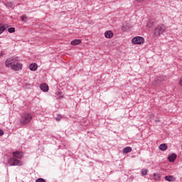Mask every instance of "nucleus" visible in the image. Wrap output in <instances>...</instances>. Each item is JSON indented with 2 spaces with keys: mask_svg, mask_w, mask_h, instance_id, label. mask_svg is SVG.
I'll list each match as a JSON object with an SVG mask.
<instances>
[{
  "mask_svg": "<svg viewBox=\"0 0 182 182\" xmlns=\"http://www.w3.org/2000/svg\"><path fill=\"white\" fill-rule=\"evenodd\" d=\"M9 166H22V162L19 159H16L15 157H10L7 160Z\"/></svg>",
  "mask_w": 182,
  "mask_h": 182,
  "instance_id": "7ed1b4c3",
  "label": "nucleus"
},
{
  "mask_svg": "<svg viewBox=\"0 0 182 182\" xmlns=\"http://www.w3.org/2000/svg\"><path fill=\"white\" fill-rule=\"evenodd\" d=\"M168 146H167V144H161L159 146V150H161V151H166V150H167V148Z\"/></svg>",
  "mask_w": 182,
  "mask_h": 182,
  "instance_id": "ddd939ff",
  "label": "nucleus"
},
{
  "mask_svg": "<svg viewBox=\"0 0 182 182\" xmlns=\"http://www.w3.org/2000/svg\"><path fill=\"white\" fill-rule=\"evenodd\" d=\"M166 31V26L164 24L157 25L154 30L155 36H160Z\"/></svg>",
  "mask_w": 182,
  "mask_h": 182,
  "instance_id": "f03ea898",
  "label": "nucleus"
},
{
  "mask_svg": "<svg viewBox=\"0 0 182 182\" xmlns=\"http://www.w3.org/2000/svg\"><path fill=\"white\" fill-rule=\"evenodd\" d=\"M155 122H156V123H157L158 122H160V120L156 119Z\"/></svg>",
  "mask_w": 182,
  "mask_h": 182,
  "instance_id": "bb28decb",
  "label": "nucleus"
},
{
  "mask_svg": "<svg viewBox=\"0 0 182 182\" xmlns=\"http://www.w3.org/2000/svg\"><path fill=\"white\" fill-rule=\"evenodd\" d=\"M13 156L15 159H22L23 157V152L16 151L13 152Z\"/></svg>",
  "mask_w": 182,
  "mask_h": 182,
  "instance_id": "0eeeda50",
  "label": "nucleus"
},
{
  "mask_svg": "<svg viewBox=\"0 0 182 182\" xmlns=\"http://www.w3.org/2000/svg\"><path fill=\"white\" fill-rule=\"evenodd\" d=\"M80 43H82V41L79 39H75L70 42V45L73 46H76V45H79Z\"/></svg>",
  "mask_w": 182,
  "mask_h": 182,
  "instance_id": "f8f14e48",
  "label": "nucleus"
},
{
  "mask_svg": "<svg viewBox=\"0 0 182 182\" xmlns=\"http://www.w3.org/2000/svg\"><path fill=\"white\" fill-rule=\"evenodd\" d=\"M14 62H15V59L14 58L7 59L5 62V65L6 68H12Z\"/></svg>",
  "mask_w": 182,
  "mask_h": 182,
  "instance_id": "423d86ee",
  "label": "nucleus"
},
{
  "mask_svg": "<svg viewBox=\"0 0 182 182\" xmlns=\"http://www.w3.org/2000/svg\"><path fill=\"white\" fill-rule=\"evenodd\" d=\"M8 32H9V33H14V32H15V28L14 27H11L8 29Z\"/></svg>",
  "mask_w": 182,
  "mask_h": 182,
  "instance_id": "412c9836",
  "label": "nucleus"
},
{
  "mask_svg": "<svg viewBox=\"0 0 182 182\" xmlns=\"http://www.w3.org/2000/svg\"><path fill=\"white\" fill-rule=\"evenodd\" d=\"M154 178L156 181H160V175L159 173H154Z\"/></svg>",
  "mask_w": 182,
  "mask_h": 182,
  "instance_id": "a211bd4d",
  "label": "nucleus"
},
{
  "mask_svg": "<svg viewBox=\"0 0 182 182\" xmlns=\"http://www.w3.org/2000/svg\"><path fill=\"white\" fill-rule=\"evenodd\" d=\"M6 31V27L5 26H0V35L1 33H4Z\"/></svg>",
  "mask_w": 182,
  "mask_h": 182,
  "instance_id": "6ab92c4d",
  "label": "nucleus"
},
{
  "mask_svg": "<svg viewBox=\"0 0 182 182\" xmlns=\"http://www.w3.org/2000/svg\"><path fill=\"white\" fill-rule=\"evenodd\" d=\"M132 42L134 45H141L144 43V38L141 36H136L132 38Z\"/></svg>",
  "mask_w": 182,
  "mask_h": 182,
  "instance_id": "20e7f679",
  "label": "nucleus"
},
{
  "mask_svg": "<svg viewBox=\"0 0 182 182\" xmlns=\"http://www.w3.org/2000/svg\"><path fill=\"white\" fill-rule=\"evenodd\" d=\"M4 5L6 8H14V4L12 2H6Z\"/></svg>",
  "mask_w": 182,
  "mask_h": 182,
  "instance_id": "dca6fc26",
  "label": "nucleus"
},
{
  "mask_svg": "<svg viewBox=\"0 0 182 182\" xmlns=\"http://www.w3.org/2000/svg\"><path fill=\"white\" fill-rule=\"evenodd\" d=\"M0 56H2V54H0Z\"/></svg>",
  "mask_w": 182,
  "mask_h": 182,
  "instance_id": "c85d7f7f",
  "label": "nucleus"
},
{
  "mask_svg": "<svg viewBox=\"0 0 182 182\" xmlns=\"http://www.w3.org/2000/svg\"><path fill=\"white\" fill-rule=\"evenodd\" d=\"M21 19L22 22H26V21H28V17L26 16H22L21 17Z\"/></svg>",
  "mask_w": 182,
  "mask_h": 182,
  "instance_id": "aec40b11",
  "label": "nucleus"
},
{
  "mask_svg": "<svg viewBox=\"0 0 182 182\" xmlns=\"http://www.w3.org/2000/svg\"><path fill=\"white\" fill-rule=\"evenodd\" d=\"M165 180L166 181H174V180H176V178L173 176H165Z\"/></svg>",
  "mask_w": 182,
  "mask_h": 182,
  "instance_id": "4468645a",
  "label": "nucleus"
},
{
  "mask_svg": "<svg viewBox=\"0 0 182 182\" xmlns=\"http://www.w3.org/2000/svg\"><path fill=\"white\" fill-rule=\"evenodd\" d=\"M11 69L16 71L21 70L22 69V64L19 63H14Z\"/></svg>",
  "mask_w": 182,
  "mask_h": 182,
  "instance_id": "39448f33",
  "label": "nucleus"
},
{
  "mask_svg": "<svg viewBox=\"0 0 182 182\" xmlns=\"http://www.w3.org/2000/svg\"><path fill=\"white\" fill-rule=\"evenodd\" d=\"M4 136V131L2 129H0V136Z\"/></svg>",
  "mask_w": 182,
  "mask_h": 182,
  "instance_id": "393cba45",
  "label": "nucleus"
},
{
  "mask_svg": "<svg viewBox=\"0 0 182 182\" xmlns=\"http://www.w3.org/2000/svg\"><path fill=\"white\" fill-rule=\"evenodd\" d=\"M176 159H177V154H171V155H169L168 156V160L171 162V163H174V161H176Z\"/></svg>",
  "mask_w": 182,
  "mask_h": 182,
  "instance_id": "6e6552de",
  "label": "nucleus"
},
{
  "mask_svg": "<svg viewBox=\"0 0 182 182\" xmlns=\"http://www.w3.org/2000/svg\"><path fill=\"white\" fill-rule=\"evenodd\" d=\"M36 182H46V181L42 178H38L36 180Z\"/></svg>",
  "mask_w": 182,
  "mask_h": 182,
  "instance_id": "5701e85b",
  "label": "nucleus"
},
{
  "mask_svg": "<svg viewBox=\"0 0 182 182\" xmlns=\"http://www.w3.org/2000/svg\"><path fill=\"white\" fill-rule=\"evenodd\" d=\"M30 70L35 72L38 70V64L37 63H32L29 65Z\"/></svg>",
  "mask_w": 182,
  "mask_h": 182,
  "instance_id": "9d476101",
  "label": "nucleus"
},
{
  "mask_svg": "<svg viewBox=\"0 0 182 182\" xmlns=\"http://www.w3.org/2000/svg\"><path fill=\"white\" fill-rule=\"evenodd\" d=\"M147 169H142L141 170V174L142 176H147Z\"/></svg>",
  "mask_w": 182,
  "mask_h": 182,
  "instance_id": "4be33fe9",
  "label": "nucleus"
},
{
  "mask_svg": "<svg viewBox=\"0 0 182 182\" xmlns=\"http://www.w3.org/2000/svg\"><path fill=\"white\" fill-rule=\"evenodd\" d=\"M138 2H141L143 0H136Z\"/></svg>",
  "mask_w": 182,
  "mask_h": 182,
  "instance_id": "cd10ccee",
  "label": "nucleus"
},
{
  "mask_svg": "<svg viewBox=\"0 0 182 182\" xmlns=\"http://www.w3.org/2000/svg\"><path fill=\"white\" fill-rule=\"evenodd\" d=\"M40 88L43 92H48V90H49V86H48L46 83L41 84Z\"/></svg>",
  "mask_w": 182,
  "mask_h": 182,
  "instance_id": "1a4fd4ad",
  "label": "nucleus"
},
{
  "mask_svg": "<svg viewBox=\"0 0 182 182\" xmlns=\"http://www.w3.org/2000/svg\"><path fill=\"white\" fill-rule=\"evenodd\" d=\"M31 120H32V115H31V114L24 113L21 115L20 123L21 124H28V123H31Z\"/></svg>",
  "mask_w": 182,
  "mask_h": 182,
  "instance_id": "f257e3e1",
  "label": "nucleus"
},
{
  "mask_svg": "<svg viewBox=\"0 0 182 182\" xmlns=\"http://www.w3.org/2000/svg\"><path fill=\"white\" fill-rule=\"evenodd\" d=\"M130 30V27L129 26H122V31L124 32H127V31Z\"/></svg>",
  "mask_w": 182,
  "mask_h": 182,
  "instance_id": "f3484780",
  "label": "nucleus"
},
{
  "mask_svg": "<svg viewBox=\"0 0 182 182\" xmlns=\"http://www.w3.org/2000/svg\"><path fill=\"white\" fill-rule=\"evenodd\" d=\"M55 120H56L57 122H60V121L62 120V117H56V118H55Z\"/></svg>",
  "mask_w": 182,
  "mask_h": 182,
  "instance_id": "b1692460",
  "label": "nucleus"
},
{
  "mask_svg": "<svg viewBox=\"0 0 182 182\" xmlns=\"http://www.w3.org/2000/svg\"><path fill=\"white\" fill-rule=\"evenodd\" d=\"M180 85H181V86H182V78H181V80H180Z\"/></svg>",
  "mask_w": 182,
  "mask_h": 182,
  "instance_id": "a878e982",
  "label": "nucleus"
},
{
  "mask_svg": "<svg viewBox=\"0 0 182 182\" xmlns=\"http://www.w3.org/2000/svg\"><path fill=\"white\" fill-rule=\"evenodd\" d=\"M105 38H107L108 39H110V38H113V31H108L105 33Z\"/></svg>",
  "mask_w": 182,
  "mask_h": 182,
  "instance_id": "9b49d317",
  "label": "nucleus"
},
{
  "mask_svg": "<svg viewBox=\"0 0 182 182\" xmlns=\"http://www.w3.org/2000/svg\"><path fill=\"white\" fill-rule=\"evenodd\" d=\"M131 151H132V147L130 146H126L123 149V153H125V154L130 153Z\"/></svg>",
  "mask_w": 182,
  "mask_h": 182,
  "instance_id": "2eb2a0df",
  "label": "nucleus"
}]
</instances>
